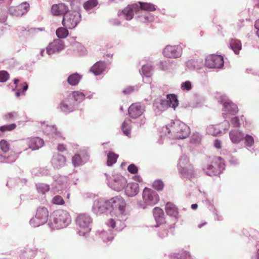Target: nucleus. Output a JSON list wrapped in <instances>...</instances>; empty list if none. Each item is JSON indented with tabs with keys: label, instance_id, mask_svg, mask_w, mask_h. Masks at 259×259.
Segmentation results:
<instances>
[{
	"label": "nucleus",
	"instance_id": "f257e3e1",
	"mask_svg": "<svg viewBox=\"0 0 259 259\" xmlns=\"http://www.w3.org/2000/svg\"><path fill=\"white\" fill-rule=\"evenodd\" d=\"M110 209L116 215H123L126 210V203L121 196H115L109 200Z\"/></svg>",
	"mask_w": 259,
	"mask_h": 259
},
{
	"label": "nucleus",
	"instance_id": "f03ea898",
	"mask_svg": "<svg viewBox=\"0 0 259 259\" xmlns=\"http://www.w3.org/2000/svg\"><path fill=\"white\" fill-rule=\"evenodd\" d=\"M169 132H171L175 138L182 139L186 138L189 136L190 128L184 122L177 121L170 126Z\"/></svg>",
	"mask_w": 259,
	"mask_h": 259
},
{
	"label": "nucleus",
	"instance_id": "7ed1b4c3",
	"mask_svg": "<svg viewBox=\"0 0 259 259\" xmlns=\"http://www.w3.org/2000/svg\"><path fill=\"white\" fill-rule=\"evenodd\" d=\"M49 211L44 206H39L37 208L35 217L30 221V225L33 227H38L46 223L48 219Z\"/></svg>",
	"mask_w": 259,
	"mask_h": 259
},
{
	"label": "nucleus",
	"instance_id": "20e7f679",
	"mask_svg": "<svg viewBox=\"0 0 259 259\" xmlns=\"http://www.w3.org/2000/svg\"><path fill=\"white\" fill-rule=\"evenodd\" d=\"M80 20V15L77 12L68 11L63 16L62 24L66 28H75Z\"/></svg>",
	"mask_w": 259,
	"mask_h": 259
},
{
	"label": "nucleus",
	"instance_id": "39448f33",
	"mask_svg": "<svg viewBox=\"0 0 259 259\" xmlns=\"http://www.w3.org/2000/svg\"><path fill=\"white\" fill-rule=\"evenodd\" d=\"M71 221L69 213L64 210H59L54 213V223L57 229L64 228Z\"/></svg>",
	"mask_w": 259,
	"mask_h": 259
},
{
	"label": "nucleus",
	"instance_id": "423d86ee",
	"mask_svg": "<svg viewBox=\"0 0 259 259\" xmlns=\"http://www.w3.org/2000/svg\"><path fill=\"white\" fill-rule=\"evenodd\" d=\"M92 222L91 218L88 214L82 213L79 214L76 219V223L79 227V231L83 234L91 230V225Z\"/></svg>",
	"mask_w": 259,
	"mask_h": 259
},
{
	"label": "nucleus",
	"instance_id": "0eeeda50",
	"mask_svg": "<svg viewBox=\"0 0 259 259\" xmlns=\"http://www.w3.org/2000/svg\"><path fill=\"white\" fill-rule=\"evenodd\" d=\"M222 161L221 157L213 158L205 169L206 174L209 176L216 175L219 172L218 169H220Z\"/></svg>",
	"mask_w": 259,
	"mask_h": 259
},
{
	"label": "nucleus",
	"instance_id": "6e6552de",
	"mask_svg": "<svg viewBox=\"0 0 259 259\" xmlns=\"http://www.w3.org/2000/svg\"><path fill=\"white\" fill-rule=\"evenodd\" d=\"M224 59L222 56L211 55L206 59L205 65L211 68H219L224 65Z\"/></svg>",
	"mask_w": 259,
	"mask_h": 259
},
{
	"label": "nucleus",
	"instance_id": "1a4fd4ad",
	"mask_svg": "<svg viewBox=\"0 0 259 259\" xmlns=\"http://www.w3.org/2000/svg\"><path fill=\"white\" fill-rule=\"evenodd\" d=\"M183 48L180 45L167 46L163 51L164 56L168 58H178L182 54Z\"/></svg>",
	"mask_w": 259,
	"mask_h": 259
},
{
	"label": "nucleus",
	"instance_id": "9d476101",
	"mask_svg": "<svg viewBox=\"0 0 259 259\" xmlns=\"http://www.w3.org/2000/svg\"><path fill=\"white\" fill-rule=\"evenodd\" d=\"M143 197L145 201L150 205L156 204L159 201L158 194L150 189L145 188L143 192Z\"/></svg>",
	"mask_w": 259,
	"mask_h": 259
},
{
	"label": "nucleus",
	"instance_id": "9b49d317",
	"mask_svg": "<svg viewBox=\"0 0 259 259\" xmlns=\"http://www.w3.org/2000/svg\"><path fill=\"white\" fill-rule=\"evenodd\" d=\"M111 187L115 191H120L122 190L127 184L126 179L120 175L113 176V179L110 182Z\"/></svg>",
	"mask_w": 259,
	"mask_h": 259
},
{
	"label": "nucleus",
	"instance_id": "f8f14e48",
	"mask_svg": "<svg viewBox=\"0 0 259 259\" xmlns=\"http://www.w3.org/2000/svg\"><path fill=\"white\" fill-rule=\"evenodd\" d=\"M29 10V4L27 2H23L19 6L10 7L9 12L12 15L21 16L27 13Z\"/></svg>",
	"mask_w": 259,
	"mask_h": 259
},
{
	"label": "nucleus",
	"instance_id": "ddd939ff",
	"mask_svg": "<svg viewBox=\"0 0 259 259\" xmlns=\"http://www.w3.org/2000/svg\"><path fill=\"white\" fill-rule=\"evenodd\" d=\"M138 11H139V5L137 4H134L127 6L119 13L118 15H123L126 20H131L134 17V13Z\"/></svg>",
	"mask_w": 259,
	"mask_h": 259
},
{
	"label": "nucleus",
	"instance_id": "4468645a",
	"mask_svg": "<svg viewBox=\"0 0 259 259\" xmlns=\"http://www.w3.org/2000/svg\"><path fill=\"white\" fill-rule=\"evenodd\" d=\"M64 48V42L62 40L57 39L51 42L47 48V52L49 55H52L56 52H58Z\"/></svg>",
	"mask_w": 259,
	"mask_h": 259
},
{
	"label": "nucleus",
	"instance_id": "2eb2a0df",
	"mask_svg": "<svg viewBox=\"0 0 259 259\" xmlns=\"http://www.w3.org/2000/svg\"><path fill=\"white\" fill-rule=\"evenodd\" d=\"M144 111V109L143 106L138 103L132 104L128 110L130 116L133 118H137L140 116Z\"/></svg>",
	"mask_w": 259,
	"mask_h": 259
},
{
	"label": "nucleus",
	"instance_id": "dca6fc26",
	"mask_svg": "<svg viewBox=\"0 0 259 259\" xmlns=\"http://www.w3.org/2000/svg\"><path fill=\"white\" fill-rule=\"evenodd\" d=\"M222 102L225 111L232 115H234L238 112V109L237 105L230 100L228 99H222Z\"/></svg>",
	"mask_w": 259,
	"mask_h": 259
},
{
	"label": "nucleus",
	"instance_id": "f3484780",
	"mask_svg": "<svg viewBox=\"0 0 259 259\" xmlns=\"http://www.w3.org/2000/svg\"><path fill=\"white\" fill-rule=\"evenodd\" d=\"M27 140L29 148L33 150L38 149L44 145V140L39 137L29 138Z\"/></svg>",
	"mask_w": 259,
	"mask_h": 259
},
{
	"label": "nucleus",
	"instance_id": "a211bd4d",
	"mask_svg": "<svg viewBox=\"0 0 259 259\" xmlns=\"http://www.w3.org/2000/svg\"><path fill=\"white\" fill-rule=\"evenodd\" d=\"M68 11V8L65 4L60 3L54 4L52 6L51 12L53 15L59 16L65 15Z\"/></svg>",
	"mask_w": 259,
	"mask_h": 259
},
{
	"label": "nucleus",
	"instance_id": "6ab92c4d",
	"mask_svg": "<svg viewBox=\"0 0 259 259\" xmlns=\"http://www.w3.org/2000/svg\"><path fill=\"white\" fill-rule=\"evenodd\" d=\"M93 207L97 213H102L110 209L109 200L105 201H97L95 202Z\"/></svg>",
	"mask_w": 259,
	"mask_h": 259
},
{
	"label": "nucleus",
	"instance_id": "aec40b11",
	"mask_svg": "<svg viewBox=\"0 0 259 259\" xmlns=\"http://www.w3.org/2000/svg\"><path fill=\"white\" fill-rule=\"evenodd\" d=\"M59 107L60 109L64 112H72L75 108V106L73 104V101H71L68 97L61 102Z\"/></svg>",
	"mask_w": 259,
	"mask_h": 259
},
{
	"label": "nucleus",
	"instance_id": "412c9836",
	"mask_svg": "<svg viewBox=\"0 0 259 259\" xmlns=\"http://www.w3.org/2000/svg\"><path fill=\"white\" fill-rule=\"evenodd\" d=\"M139 192V184L137 183H128L125 189L126 195L129 197L136 195Z\"/></svg>",
	"mask_w": 259,
	"mask_h": 259
},
{
	"label": "nucleus",
	"instance_id": "4be33fe9",
	"mask_svg": "<svg viewBox=\"0 0 259 259\" xmlns=\"http://www.w3.org/2000/svg\"><path fill=\"white\" fill-rule=\"evenodd\" d=\"M70 100L73 101V105L76 106L77 103H80L84 99V95L79 91H74L70 93L67 96Z\"/></svg>",
	"mask_w": 259,
	"mask_h": 259
},
{
	"label": "nucleus",
	"instance_id": "5701e85b",
	"mask_svg": "<svg viewBox=\"0 0 259 259\" xmlns=\"http://www.w3.org/2000/svg\"><path fill=\"white\" fill-rule=\"evenodd\" d=\"M153 216L157 223L159 225L164 224L165 222L163 210L160 207H156L153 210Z\"/></svg>",
	"mask_w": 259,
	"mask_h": 259
},
{
	"label": "nucleus",
	"instance_id": "b1692460",
	"mask_svg": "<svg viewBox=\"0 0 259 259\" xmlns=\"http://www.w3.org/2000/svg\"><path fill=\"white\" fill-rule=\"evenodd\" d=\"M52 162L55 167L60 168L65 164L66 157L62 155L57 154L54 155Z\"/></svg>",
	"mask_w": 259,
	"mask_h": 259
},
{
	"label": "nucleus",
	"instance_id": "393cba45",
	"mask_svg": "<svg viewBox=\"0 0 259 259\" xmlns=\"http://www.w3.org/2000/svg\"><path fill=\"white\" fill-rule=\"evenodd\" d=\"M167 100H162L161 104L162 105L166 104L169 107H172L174 109L178 106L179 102L177 96L174 94H170L167 96Z\"/></svg>",
	"mask_w": 259,
	"mask_h": 259
},
{
	"label": "nucleus",
	"instance_id": "a878e982",
	"mask_svg": "<svg viewBox=\"0 0 259 259\" xmlns=\"http://www.w3.org/2000/svg\"><path fill=\"white\" fill-rule=\"evenodd\" d=\"M231 141L234 144L240 143L244 138V134L238 130H232L229 134Z\"/></svg>",
	"mask_w": 259,
	"mask_h": 259
},
{
	"label": "nucleus",
	"instance_id": "bb28decb",
	"mask_svg": "<svg viewBox=\"0 0 259 259\" xmlns=\"http://www.w3.org/2000/svg\"><path fill=\"white\" fill-rule=\"evenodd\" d=\"M165 210L167 214L169 215L176 218L178 215V208L175 204L171 202L166 203Z\"/></svg>",
	"mask_w": 259,
	"mask_h": 259
},
{
	"label": "nucleus",
	"instance_id": "cd10ccee",
	"mask_svg": "<svg viewBox=\"0 0 259 259\" xmlns=\"http://www.w3.org/2000/svg\"><path fill=\"white\" fill-rule=\"evenodd\" d=\"M105 69V63L99 61L95 63L91 68V71L96 75L101 74Z\"/></svg>",
	"mask_w": 259,
	"mask_h": 259
},
{
	"label": "nucleus",
	"instance_id": "c85d7f7f",
	"mask_svg": "<svg viewBox=\"0 0 259 259\" xmlns=\"http://www.w3.org/2000/svg\"><path fill=\"white\" fill-rule=\"evenodd\" d=\"M230 45L231 49L236 54H238L241 50L242 45L241 41L238 39H232L230 41Z\"/></svg>",
	"mask_w": 259,
	"mask_h": 259
},
{
	"label": "nucleus",
	"instance_id": "c756f323",
	"mask_svg": "<svg viewBox=\"0 0 259 259\" xmlns=\"http://www.w3.org/2000/svg\"><path fill=\"white\" fill-rule=\"evenodd\" d=\"M139 11L141 10L152 12L156 10L155 6L151 3L139 2Z\"/></svg>",
	"mask_w": 259,
	"mask_h": 259
},
{
	"label": "nucleus",
	"instance_id": "7c9ffc66",
	"mask_svg": "<svg viewBox=\"0 0 259 259\" xmlns=\"http://www.w3.org/2000/svg\"><path fill=\"white\" fill-rule=\"evenodd\" d=\"M85 155L84 154H75L72 159V163L73 165L76 166H79L80 165L82 164L84 161L83 159L85 158Z\"/></svg>",
	"mask_w": 259,
	"mask_h": 259
},
{
	"label": "nucleus",
	"instance_id": "2f4dec72",
	"mask_svg": "<svg viewBox=\"0 0 259 259\" xmlns=\"http://www.w3.org/2000/svg\"><path fill=\"white\" fill-rule=\"evenodd\" d=\"M67 28L59 27L56 30V35L60 38H66L68 35Z\"/></svg>",
	"mask_w": 259,
	"mask_h": 259
},
{
	"label": "nucleus",
	"instance_id": "473e14b6",
	"mask_svg": "<svg viewBox=\"0 0 259 259\" xmlns=\"http://www.w3.org/2000/svg\"><path fill=\"white\" fill-rule=\"evenodd\" d=\"M80 79V76L77 74H73L70 75L67 79L68 82L72 85L77 84Z\"/></svg>",
	"mask_w": 259,
	"mask_h": 259
},
{
	"label": "nucleus",
	"instance_id": "72a5a7b5",
	"mask_svg": "<svg viewBox=\"0 0 259 259\" xmlns=\"http://www.w3.org/2000/svg\"><path fill=\"white\" fill-rule=\"evenodd\" d=\"M154 19L153 16L149 13H146L139 16V20L142 23L152 22Z\"/></svg>",
	"mask_w": 259,
	"mask_h": 259
},
{
	"label": "nucleus",
	"instance_id": "f704fd0d",
	"mask_svg": "<svg viewBox=\"0 0 259 259\" xmlns=\"http://www.w3.org/2000/svg\"><path fill=\"white\" fill-rule=\"evenodd\" d=\"M118 155L113 152H110L107 156V163L108 166H111L116 162Z\"/></svg>",
	"mask_w": 259,
	"mask_h": 259
},
{
	"label": "nucleus",
	"instance_id": "c9c22d12",
	"mask_svg": "<svg viewBox=\"0 0 259 259\" xmlns=\"http://www.w3.org/2000/svg\"><path fill=\"white\" fill-rule=\"evenodd\" d=\"M0 149L5 153H7L10 149V144L6 140L0 141Z\"/></svg>",
	"mask_w": 259,
	"mask_h": 259
},
{
	"label": "nucleus",
	"instance_id": "e433bc0d",
	"mask_svg": "<svg viewBox=\"0 0 259 259\" xmlns=\"http://www.w3.org/2000/svg\"><path fill=\"white\" fill-rule=\"evenodd\" d=\"M127 121H124L121 126V129L123 131V134L127 136H129L131 134V126L130 125V123Z\"/></svg>",
	"mask_w": 259,
	"mask_h": 259
},
{
	"label": "nucleus",
	"instance_id": "4c0bfd02",
	"mask_svg": "<svg viewBox=\"0 0 259 259\" xmlns=\"http://www.w3.org/2000/svg\"><path fill=\"white\" fill-rule=\"evenodd\" d=\"M97 0H89L83 4V7L86 10H90L98 5Z\"/></svg>",
	"mask_w": 259,
	"mask_h": 259
},
{
	"label": "nucleus",
	"instance_id": "58836bf2",
	"mask_svg": "<svg viewBox=\"0 0 259 259\" xmlns=\"http://www.w3.org/2000/svg\"><path fill=\"white\" fill-rule=\"evenodd\" d=\"M37 190L39 192L45 194L50 190V186L46 184H41L37 186Z\"/></svg>",
	"mask_w": 259,
	"mask_h": 259
},
{
	"label": "nucleus",
	"instance_id": "ea45409f",
	"mask_svg": "<svg viewBox=\"0 0 259 259\" xmlns=\"http://www.w3.org/2000/svg\"><path fill=\"white\" fill-rule=\"evenodd\" d=\"M164 186L163 183L159 180H155L152 184L153 188L158 191L162 190L164 188Z\"/></svg>",
	"mask_w": 259,
	"mask_h": 259
},
{
	"label": "nucleus",
	"instance_id": "a19ab883",
	"mask_svg": "<svg viewBox=\"0 0 259 259\" xmlns=\"http://www.w3.org/2000/svg\"><path fill=\"white\" fill-rule=\"evenodd\" d=\"M101 236L104 241L106 242L110 241L113 239V235L111 232L109 233L103 232L102 233Z\"/></svg>",
	"mask_w": 259,
	"mask_h": 259
},
{
	"label": "nucleus",
	"instance_id": "79ce46f5",
	"mask_svg": "<svg viewBox=\"0 0 259 259\" xmlns=\"http://www.w3.org/2000/svg\"><path fill=\"white\" fill-rule=\"evenodd\" d=\"M52 202L53 204L57 205H63L65 203L63 198L59 195L55 196L52 199Z\"/></svg>",
	"mask_w": 259,
	"mask_h": 259
},
{
	"label": "nucleus",
	"instance_id": "37998d69",
	"mask_svg": "<svg viewBox=\"0 0 259 259\" xmlns=\"http://www.w3.org/2000/svg\"><path fill=\"white\" fill-rule=\"evenodd\" d=\"M3 131L4 133L6 132H10L15 130L16 127V124L15 123H12L9 125H6L1 126Z\"/></svg>",
	"mask_w": 259,
	"mask_h": 259
},
{
	"label": "nucleus",
	"instance_id": "c03bdc74",
	"mask_svg": "<svg viewBox=\"0 0 259 259\" xmlns=\"http://www.w3.org/2000/svg\"><path fill=\"white\" fill-rule=\"evenodd\" d=\"M9 74L5 70L0 71V82H5L9 78Z\"/></svg>",
	"mask_w": 259,
	"mask_h": 259
},
{
	"label": "nucleus",
	"instance_id": "a18cd8bd",
	"mask_svg": "<svg viewBox=\"0 0 259 259\" xmlns=\"http://www.w3.org/2000/svg\"><path fill=\"white\" fill-rule=\"evenodd\" d=\"M17 116V114L16 112H10L7 114H6L4 116V119L7 121H10L11 120H13L14 118H15Z\"/></svg>",
	"mask_w": 259,
	"mask_h": 259
},
{
	"label": "nucleus",
	"instance_id": "49530a36",
	"mask_svg": "<svg viewBox=\"0 0 259 259\" xmlns=\"http://www.w3.org/2000/svg\"><path fill=\"white\" fill-rule=\"evenodd\" d=\"M245 144L248 146H251L254 144V139L253 137L250 135H246L245 138Z\"/></svg>",
	"mask_w": 259,
	"mask_h": 259
},
{
	"label": "nucleus",
	"instance_id": "de8ad7c7",
	"mask_svg": "<svg viewBox=\"0 0 259 259\" xmlns=\"http://www.w3.org/2000/svg\"><path fill=\"white\" fill-rule=\"evenodd\" d=\"M191 88V82L190 81H186L181 84V89L183 90L189 91Z\"/></svg>",
	"mask_w": 259,
	"mask_h": 259
},
{
	"label": "nucleus",
	"instance_id": "09e8293b",
	"mask_svg": "<svg viewBox=\"0 0 259 259\" xmlns=\"http://www.w3.org/2000/svg\"><path fill=\"white\" fill-rule=\"evenodd\" d=\"M128 171L132 174H136L138 172V167L134 164H130L127 167Z\"/></svg>",
	"mask_w": 259,
	"mask_h": 259
},
{
	"label": "nucleus",
	"instance_id": "8fccbe9b",
	"mask_svg": "<svg viewBox=\"0 0 259 259\" xmlns=\"http://www.w3.org/2000/svg\"><path fill=\"white\" fill-rule=\"evenodd\" d=\"M178 259H192L189 252L183 251L181 254L180 258Z\"/></svg>",
	"mask_w": 259,
	"mask_h": 259
},
{
	"label": "nucleus",
	"instance_id": "3c124183",
	"mask_svg": "<svg viewBox=\"0 0 259 259\" xmlns=\"http://www.w3.org/2000/svg\"><path fill=\"white\" fill-rule=\"evenodd\" d=\"M231 122L234 127H238L240 125L239 118L237 117L232 118L231 120Z\"/></svg>",
	"mask_w": 259,
	"mask_h": 259
},
{
	"label": "nucleus",
	"instance_id": "603ef678",
	"mask_svg": "<svg viewBox=\"0 0 259 259\" xmlns=\"http://www.w3.org/2000/svg\"><path fill=\"white\" fill-rule=\"evenodd\" d=\"M254 27L257 29L256 35L259 37V19L256 20L254 23Z\"/></svg>",
	"mask_w": 259,
	"mask_h": 259
},
{
	"label": "nucleus",
	"instance_id": "864d4df0",
	"mask_svg": "<svg viewBox=\"0 0 259 259\" xmlns=\"http://www.w3.org/2000/svg\"><path fill=\"white\" fill-rule=\"evenodd\" d=\"M108 225L112 228H114L115 227V221L112 219H110L108 222Z\"/></svg>",
	"mask_w": 259,
	"mask_h": 259
},
{
	"label": "nucleus",
	"instance_id": "5fc2aeb1",
	"mask_svg": "<svg viewBox=\"0 0 259 259\" xmlns=\"http://www.w3.org/2000/svg\"><path fill=\"white\" fill-rule=\"evenodd\" d=\"M168 236V232L166 230H162L159 232V236L161 238H164Z\"/></svg>",
	"mask_w": 259,
	"mask_h": 259
},
{
	"label": "nucleus",
	"instance_id": "6e6d98bb",
	"mask_svg": "<svg viewBox=\"0 0 259 259\" xmlns=\"http://www.w3.org/2000/svg\"><path fill=\"white\" fill-rule=\"evenodd\" d=\"M142 69V71L143 72H147L149 71L150 70H151V66H148V65H144V66H143Z\"/></svg>",
	"mask_w": 259,
	"mask_h": 259
},
{
	"label": "nucleus",
	"instance_id": "4d7b16f0",
	"mask_svg": "<svg viewBox=\"0 0 259 259\" xmlns=\"http://www.w3.org/2000/svg\"><path fill=\"white\" fill-rule=\"evenodd\" d=\"M214 145L217 149H220L221 148V143L220 141L215 140L214 141Z\"/></svg>",
	"mask_w": 259,
	"mask_h": 259
},
{
	"label": "nucleus",
	"instance_id": "13d9d810",
	"mask_svg": "<svg viewBox=\"0 0 259 259\" xmlns=\"http://www.w3.org/2000/svg\"><path fill=\"white\" fill-rule=\"evenodd\" d=\"M57 149L60 152H63L66 149L65 146L63 144H59Z\"/></svg>",
	"mask_w": 259,
	"mask_h": 259
},
{
	"label": "nucleus",
	"instance_id": "bf43d9fd",
	"mask_svg": "<svg viewBox=\"0 0 259 259\" xmlns=\"http://www.w3.org/2000/svg\"><path fill=\"white\" fill-rule=\"evenodd\" d=\"M134 91V89L132 87H128L123 91V93L126 94H129Z\"/></svg>",
	"mask_w": 259,
	"mask_h": 259
},
{
	"label": "nucleus",
	"instance_id": "052dcab7",
	"mask_svg": "<svg viewBox=\"0 0 259 259\" xmlns=\"http://www.w3.org/2000/svg\"><path fill=\"white\" fill-rule=\"evenodd\" d=\"M21 87L23 89V92H24L25 91H26L27 89H28V84L26 82H23V83L21 84Z\"/></svg>",
	"mask_w": 259,
	"mask_h": 259
},
{
	"label": "nucleus",
	"instance_id": "680f3d73",
	"mask_svg": "<svg viewBox=\"0 0 259 259\" xmlns=\"http://www.w3.org/2000/svg\"><path fill=\"white\" fill-rule=\"evenodd\" d=\"M213 128L214 127L213 126H209L208 128V132L212 135H217V133H214V132H213L212 130H213Z\"/></svg>",
	"mask_w": 259,
	"mask_h": 259
},
{
	"label": "nucleus",
	"instance_id": "e2e57ef3",
	"mask_svg": "<svg viewBox=\"0 0 259 259\" xmlns=\"http://www.w3.org/2000/svg\"><path fill=\"white\" fill-rule=\"evenodd\" d=\"M198 207V205L197 204H193L191 205V208L193 209H196Z\"/></svg>",
	"mask_w": 259,
	"mask_h": 259
},
{
	"label": "nucleus",
	"instance_id": "0e129e2a",
	"mask_svg": "<svg viewBox=\"0 0 259 259\" xmlns=\"http://www.w3.org/2000/svg\"><path fill=\"white\" fill-rule=\"evenodd\" d=\"M4 132L3 131L2 127L0 126V137L3 136Z\"/></svg>",
	"mask_w": 259,
	"mask_h": 259
},
{
	"label": "nucleus",
	"instance_id": "69168bd1",
	"mask_svg": "<svg viewBox=\"0 0 259 259\" xmlns=\"http://www.w3.org/2000/svg\"><path fill=\"white\" fill-rule=\"evenodd\" d=\"M20 90H18L17 91V92H16V96L17 97H19L20 96Z\"/></svg>",
	"mask_w": 259,
	"mask_h": 259
},
{
	"label": "nucleus",
	"instance_id": "338daca9",
	"mask_svg": "<svg viewBox=\"0 0 259 259\" xmlns=\"http://www.w3.org/2000/svg\"><path fill=\"white\" fill-rule=\"evenodd\" d=\"M205 224H206V222H205V223H203V224H199V225H198V227H199V228H201V227H202V226H203V225H205Z\"/></svg>",
	"mask_w": 259,
	"mask_h": 259
},
{
	"label": "nucleus",
	"instance_id": "774afa93",
	"mask_svg": "<svg viewBox=\"0 0 259 259\" xmlns=\"http://www.w3.org/2000/svg\"><path fill=\"white\" fill-rule=\"evenodd\" d=\"M19 81V80L18 79H15L14 80L15 84H17Z\"/></svg>",
	"mask_w": 259,
	"mask_h": 259
}]
</instances>
